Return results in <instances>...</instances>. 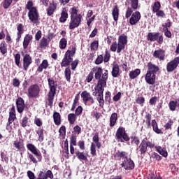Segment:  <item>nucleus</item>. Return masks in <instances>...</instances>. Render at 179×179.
<instances>
[{"instance_id": "obj_1", "label": "nucleus", "mask_w": 179, "mask_h": 179, "mask_svg": "<svg viewBox=\"0 0 179 179\" xmlns=\"http://www.w3.org/2000/svg\"><path fill=\"white\" fill-rule=\"evenodd\" d=\"M83 17L79 14L78 7L73 6L70 8V22L69 24V30H75L76 27H79L82 24Z\"/></svg>"}, {"instance_id": "obj_2", "label": "nucleus", "mask_w": 179, "mask_h": 179, "mask_svg": "<svg viewBox=\"0 0 179 179\" xmlns=\"http://www.w3.org/2000/svg\"><path fill=\"white\" fill-rule=\"evenodd\" d=\"M147 68L145 80L148 85H153L156 82V73L159 72V66L150 62L147 64Z\"/></svg>"}, {"instance_id": "obj_3", "label": "nucleus", "mask_w": 179, "mask_h": 179, "mask_svg": "<svg viewBox=\"0 0 179 179\" xmlns=\"http://www.w3.org/2000/svg\"><path fill=\"white\" fill-rule=\"evenodd\" d=\"M27 148L32 153L28 152V159H29L30 162H32L34 164H37L38 162H40L43 160L41 152H40L38 149H37L34 144L28 143Z\"/></svg>"}, {"instance_id": "obj_4", "label": "nucleus", "mask_w": 179, "mask_h": 179, "mask_svg": "<svg viewBox=\"0 0 179 179\" xmlns=\"http://www.w3.org/2000/svg\"><path fill=\"white\" fill-rule=\"evenodd\" d=\"M49 92L48 95V101L49 107H52L54 103V97L57 94V87H58V83L57 80H54V78H50L48 79Z\"/></svg>"}, {"instance_id": "obj_5", "label": "nucleus", "mask_w": 179, "mask_h": 179, "mask_svg": "<svg viewBox=\"0 0 179 179\" xmlns=\"http://www.w3.org/2000/svg\"><path fill=\"white\" fill-rule=\"evenodd\" d=\"M76 54V46L73 45L70 48V50H68L60 63L62 68H65L71 65L72 61H73V57Z\"/></svg>"}, {"instance_id": "obj_6", "label": "nucleus", "mask_w": 179, "mask_h": 179, "mask_svg": "<svg viewBox=\"0 0 179 179\" xmlns=\"http://www.w3.org/2000/svg\"><path fill=\"white\" fill-rule=\"evenodd\" d=\"M92 69L96 80H98V82H100V80L107 82L108 80V70H104L103 73V69L98 66L93 67Z\"/></svg>"}, {"instance_id": "obj_7", "label": "nucleus", "mask_w": 179, "mask_h": 179, "mask_svg": "<svg viewBox=\"0 0 179 179\" xmlns=\"http://www.w3.org/2000/svg\"><path fill=\"white\" fill-rule=\"evenodd\" d=\"M115 139L117 142H121L122 143L124 142H129V136L125 131V129L123 127H120L115 133Z\"/></svg>"}, {"instance_id": "obj_8", "label": "nucleus", "mask_w": 179, "mask_h": 179, "mask_svg": "<svg viewBox=\"0 0 179 179\" xmlns=\"http://www.w3.org/2000/svg\"><path fill=\"white\" fill-rule=\"evenodd\" d=\"M29 99H37L40 96V86L38 84L31 85L27 90Z\"/></svg>"}, {"instance_id": "obj_9", "label": "nucleus", "mask_w": 179, "mask_h": 179, "mask_svg": "<svg viewBox=\"0 0 179 179\" xmlns=\"http://www.w3.org/2000/svg\"><path fill=\"white\" fill-rule=\"evenodd\" d=\"M131 7L128 6L125 13V18L129 19L131 15L134 13V10H137L139 8V0H130Z\"/></svg>"}, {"instance_id": "obj_10", "label": "nucleus", "mask_w": 179, "mask_h": 179, "mask_svg": "<svg viewBox=\"0 0 179 179\" xmlns=\"http://www.w3.org/2000/svg\"><path fill=\"white\" fill-rule=\"evenodd\" d=\"M147 40L148 41H157L158 44H163L164 38L163 37V35H160V33L159 32L155 34L149 32L147 36Z\"/></svg>"}, {"instance_id": "obj_11", "label": "nucleus", "mask_w": 179, "mask_h": 179, "mask_svg": "<svg viewBox=\"0 0 179 179\" xmlns=\"http://www.w3.org/2000/svg\"><path fill=\"white\" fill-rule=\"evenodd\" d=\"M29 20L33 24H37L38 23L40 15L38 14V10L37 8H33L28 12Z\"/></svg>"}, {"instance_id": "obj_12", "label": "nucleus", "mask_w": 179, "mask_h": 179, "mask_svg": "<svg viewBox=\"0 0 179 179\" xmlns=\"http://www.w3.org/2000/svg\"><path fill=\"white\" fill-rule=\"evenodd\" d=\"M81 97L85 106H92L94 103V99H93L90 92L86 90L81 93Z\"/></svg>"}, {"instance_id": "obj_13", "label": "nucleus", "mask_w": 179, "mask_h": 179, "mask_svg": "<svg viewBox=\"0 0 179 179\" xmlns=\"http://www.w3.org/2000/svg\"><path fill=\"white\" fill-rule=\"evenodd\" d=\"M107 82L103 80L98 81L96 85L94 87L95 92L92 93L93 96H97V94H103L104 93V87H106Z\"/></svg>"}, {"instance_id": "obj_14", "label": "nucleus", "mask_w": 179, "mask_h": 179, "mask_svg": "<svg viewBox=\"0 0 179 179\" xmlns=\"http://www.w3.org/2000/svg\"><path fill=\"white\" fill-rule=\"evenodd\" d=\"M179 65V56L175 57L173 60L170 61L166 64V71L168 73L174 72Z\"/></svg>"}, {"instance_id": "obj_15", "label": "nucleus", "mask_w": 179, "mask_h": 179, "mask_svg": "<svg viewBox=\"0 0 179 179\" xmlns=\"http://www.w3.org/2000/svg\"><path fill=\"white\" fill-rule=\"evenodd\" d=\"M120 166L123 167L124 170L127 171L134 170V169H135V163L131 158L128 157H126V159L123 160Z\"/></svg>"}, {"instance_id": "obj_16", "label": "nucleus", "mask_w": 179, "mask_h": 179, "mask_svg": "<svg viewBox=\"0 0 179 179\" xmlns=\"http://www.w3.org/2000/svg\"><path fill=\"white\" fill-rule=\"evenodd\" d=\"M31 64H33V59H31V56H30L29 54H25L22 59L23 69L24 71H27Z\"/></svg>"}, {"instance_id": "obj_17", "label": "nucleus", "mask_w": 179, "mask_h": 179, "mask_svg": "<svg viewBox=\"0 0 179 179\" xmlns=\"http://www.w3.org/2000/svg\"><path fill=\"white\" fill-rule=\"evenodd\" d=\"M141 13L139 11H136L131 13L129 23H130L131 26H135V24L141 20Z\"/></svg>"}, {"instance_id": "obj_18", "label": "nucleus", "mask_w": 179, "mask_h": 179, "mask_svg": "<svg viewBox=\"0 0 179 179\" xmlns=\"http://www.w3.org/2000/svg\"><path fill=\"white\" fill-rule=\"evenodd\" d=\"M57 8H58V3L55 1H52L46 10L48 16H52V15H54V12L57 10Z\"/></svg>"}, {"instance_id": "obj_19", "label": "nucleus", "mask_w": 179, "mask_h": 179, "mask_svg": "<svg viewBox=\"0 0 179 179\" xmlns=\"http://www.w3.org/2000/svg\"><path fill=\"white\" fill-rule=\"evenodd\" d=\"M16 107H17V112L20 114H22V113L24 111V99H23V98L19 96L16 99Z\"/></svg>"}, {"instance_id": "obj_20", "label": "nucleus", "mask_w": 179, "mask_h": 179, "mask_svg": "<svg viewBox=\"0 0 179 179\" xmlns=\"http://www.w3.org/2000/svg\"><path fill=\"white\" fill-rule=\"evenodd\" d=\"M154 58H157L159 61H164L166 58V51L162 49L155 50L153 53Z\"/></svg>"}, {"instance_id": "obj_21", "label": "nucleus", "mask_w": 179, "mask_h": 179, "mask_svg": "<svg viewBox=\"0 0 179 179\" xmlns=\"http://www.w3.org/2000/svg\"><path fill=\"white\" fill-rule=\"evenodd\" d=\"M137 152H140V155H146L148 147L146 145V140H142L138 147L136 148Z\"/></svg>"}, {"instance_id": "obj_22", "label": "nucleus", "mask_w": 179, "mask_h": 179, "mask_svg": "<svg viewBox=\"0 0 179 179\" xmlns=\"http://www.w3.org/2000/svg\"><path fill=\"white\" fill-rule=\"evenodd\" d=\"M17 38L16 42L19 43L20 41V38H22V35L23 33H24V27L23 26V24H18L17 26Z\"/></svg>"}, {"instance_id": "obj_23", "label": "nucleus", "mask_w": 179, "mask_h": 179, "mask_svg": "<svg viewBox=\"0 0 179 179\" xmlns=\"http://www.w3.org/2000/svg\"><path fill=\"white\" fill-rule=\"evenodd\" d=\"M111 73L113 78H118V76H120V65H118L117 62L113 64Z\"/></svg>"}, {"instance_id": "obj_24", "label": "nucleus", "mask_w": 179, "mask_h": 179, "mask_svg": "<svg viewBox=\"0 0 179 179\" xmlns=\"http://www.w3.org/2000/svg\"><path fill=\"white\" fill-rule=\"evenodd\" d=\"M33 40V35L31 34H27L24 38L22 43L23 49L27 50V47H29V44H30V41Z\"/></svg>"}, {"instance_id": "obj_25", "label": "nucleus", "mask_w": 179, "mask_h": 179, "mask_svg": "<svg viewBox=\"0 0 179 179\" xmlns=\"http://www.w3.org/2000/svg\"><path fill=\"white\" fill-rule=\"evenodd\" d=\"M118 120V115L117 113H113L111 114L110 117V123L109 126L110 128H113V127H115V124H117V121Z\"/></svg>"}, {"instance_id": "obj_26", "label": "nucleus", "mask_w": 179, "mask_h": 179, "mask_svg": "<svg viewBox=\"0 0 179 179\" xmlns=\"http://www.w3.org/2000/svg\"><path fill=\"white\" fill-rule=\"evenodd\" d=\"M112 16L115 22H118V17H120V8L118 6H114L112 10Z\"/></svg>"}, {"instance_id": "obj_27", "label": "nucleus", "mask_w": 179, "mask_h": 179, "mask_svg": "<svg viewBox=\"0 0 179 179\" xmlns=\"http://www.w3.org/2000/svg\"><path fill=\"white\" fill-rule=\"evenodd\" d=\"M50 66V63H48V60L43 59L41 64L38 66L37 69V72L41 73L43 69H47Z\"/></svg>"}, {"instance_id": "obj_28", "label": "nucleus", "mask_w": 179, "mask_h": 179, "mask_svg": "<svg viewBox=\"0 0 179 179\" xmlns=\"http://www.w3.org/2000/svg\"><path fill=\"white\" fill-rule=\"evenodd\" d=\"M76 156L80 162H87V156H86L85 152L76 151Z\"/></svg>"}, {"instance_id": "obj_29", "label": "nucleus", "mask_w": 179, "mask_h": 179, "mask_svg": "<svg viewBox=\"0 0 179 179\" xmlns=\"http://www.w3.org/2000/svg\"><path fill=\"white\" fill-rule=\"evenodd\" d=\"M68 11L66 9L64 8L60 14L59 22L60 23H65L68 20Z\"/></svg>"}, {"instance_id": "obj_30", "label": "nucleus", "mask_w": 179, "mask_h": 179, "mask_svg": "<svg viewBox=\"0 0 179 179\" xmlns=\"http://www.w3.org/2000/svg\"><path fill=\"white\" fill-rule=\"evenodd\" d=\"M53 121L55 125H61V114L55 111L53 113Z\"/></svg>"}, {"instance_id": "obj_31", "label": "nucleus", "mask_w": 179, "mask_h": 179, "mask_svg": "<svg viewBox=\"0 0 179 179\" xmlns=\"http://www.w3.org/2000/svg\"><path fill=\"white\" fill-rule=\"evenodd\" d=\"M139 75H141V69H136L135 70L130 71L129 73V76L131 80L136 79Z\"/></svg>"}, {"instance_id": "obj_32", "label": "nucleus", "mask_w": 179, "mask_h": 179, "mask_svg": "<svg viewBox=\"0 0 179 179\" xmlns=\"http://www.w3.org/2000/svg\"><path fill=\"white\" fill-rule=\"evenodd\" d=\"M114 157L116 159H127V157H128V152L125 151L117 150Z\"/></svg>"}, {"instance_id": "obj_33", "label": "nucleus", "mask_w": 179, "mask_h": 179, "mask_svg": "<svg viewBox=\"0 0 179 179\" xmlns=\"http://www.w3.org/2000/svg\"><path fill=\"white\" fill-rule=\"evenodd\" d=\"M93 142H94L96 147L97 149H100L101 148V143H100V138H99V132H96L92 138Z\"/></svg>"}, {"instance_id": "obj_34", "label": "nucleus", "mask_w": 179, "mask_h": 179, "mask_svg": "<svg viewBox=\"0 0 179 179\" xmlns=\"http://www.w3.org/2000/svg\"><path fill=\"white\" fill-rule=\"evenodd\" d=\"M13 145L16 149H17V150H20L22 152L24 150V144L23 143V141H15L13 142Z\"/></svg>"}, {"instance_id": "obj_35", "label": "nucleus", "mask_w": 179, "mask_h": 179, "mask_svg": "<svg viewBox=\"0 0 179 179\" xmlns=\"http://www.w3.org/2000/svg\"><path fill=\"white\" fill-rule=\"evenodd\" d=\"M0 52L2 54V55H5V54L8 52V45L5 41H3L0 43Z\"/></svg>"}, {"instance_id": "obj_36", "label": "nucleus", "mask_w": 179, "mask_h": 179, "mask_svg": "<svg viewBox=\"0 0 179 179\" xmlns=\"http://www.w3.org/2000/svg\"><path fill=\"white\" fill-rule=\"evenodd\" d=\"M36 134L38 136V141L43 142L44 141V129L39 127L36 130Z\"/></svg>"}, {"instance_id": "obj_37", "label": "nucleus", "mask_w": 179, "mask_h": 179, "mask_svg": "<svg viewBox=\"0 0 179 179\" xmlns=\"http://www.w3.org/2000/svg\"><path fill=\"white\" fill-rule=\"evenodd\" d=\"M71 75H72V71H71V67L68 66L64 70V76L67 82H71Z\"/></svg>"}, {"instance_id": "obj_38", "label": "nucleus", "mask_w": 179, "mask_h": 179, "mask_svg": "<svg viewBox=\"0 0 179 179\" xmlns=\"http://www.w3.org/2000/svg\"><path fill=\"white\" fill-rule=\"evenodd\" d=\"M168 106L171 111H175L176 108L178 107V102L177 101H170Z\"/></svg>"}, {"instance_id": "obj_39", "label": "nucleus", "mask_w": 179, "mask_h": 179, "mask_svg": "<svg viewBox=\"0 0 179 179\" xmlns=\"http://www.w3.org/2000/svg\"><path fill=\"white\" fill-rule=\"evenodd\" d=\"M14 56V61L16 66H18V68H22V64H20V59L21 56L20 53L13 54Z\"/></svg>"}, {"instance_id": "obj_40", "label": "nucleus", "mask_w": 179, "mask_h": 179, "mask_svg": "<svg viewBox=\"0 0 179 179\" xmlns=\"http://www.w3.org/2000/svg\"><path fill=\"white\" fill-rule=\"evenodd\" d=\"M160 9H162L160 1H155L152 5V13H156L158 10H160Z\"/></svg>"}, {"instance_id": "obj_41", "label": "nucleus", "mask_w": 179, "mask_h": 179, "mask_svg": "<svg viewBox=\"0 0 179 179\" xmlns=\"http://www.w3.org/2000/svg\"><path fill=\"white\" fill-rule=\"evenodd\" d=\"M68 45V41L65 38H62L59 43V47L60 50H65L66 48V45Z\"/></svg>"}, {"instance_id": "obj_42", "label": "nucleus", "mask_w": 179, "mask_h": 179, "mask_svg": "<svg viewBox=\"0 0 179 179\" xmlns=\"http://www.w3.org/2000/svg\"><path fill=\"white\" fill-rule=\"evenodd\" d=\"M145 124L148 127V128H150V125H151V121H152V114L149 113H145Z\"/></svg>"}, {"instance_id": "obj_43", "label": "nucleus", "mask_w": 179, "mask_h": 179, "mask_svg": "<svg viewBox=\"0 0 179 179\" xmlns=\"http://www.w3.org/2000/svg\"><path fill=\"white\" fill-rule=\"evenodd\" d=\"M68 121L71 125H73L75 121H76V115L74 113H69L68 115Z\"/></svg>"}, {"instance_id": "obj_44", "label": "nucleus", "mask_w": 179, "mask_h": 179, "mask_svg": "<svg viewBox=\"0 0 179 179\" xmlns=\"http://www.w3.org/2000/svg\"><path fill=\"white\" fill-rule=\"evenodd\" d=\"M59 136L62 138V139H65V136H66V127L63 125L59 129Z\"/></svg>"}, {"instance_id": "obj_45", "label": "nucleus", "mask_w": 179, "mask_h": 179, "mask_svg": "<svg viewBox=\"0 0 179 179\" xmlns=\"http://www.w3.org/2000/svg\"><path fill=\"white\" fill-rule=\"evenodd\" d=\"M118 43L120 44H127L128 43V37L125 35H120L118 38Z\"/></svg>"}, {"instance_id": "obj_46", "label": "nucleus", "mask_w": 179, "mask_h": 179, "mask_svg": "<svg viewBox=\"0 0 179 179\" xmlns=\"http://www.w3.org/2000/svg\"><path fill=\"white\" fill-rule=\"evenodd\" d=\"M131 145H136V146H139V143H141V141L139 140V137L136 136H131Z\"/></svg>"}, {"instance_id": "obj_47", "label": "nucleus", "mask_w": 179, "mask_h": 179, "mask_svg": "<svg viewBox=\"0 0 179 179\" xmlns=\"http://www.w3.org/2000/svg\"><path fill=\"white\" fill-rule=\"evenodd\" d=\"M97 101L99 103V107H104V95L103 94H98Z\"/></svg>"}, {"instance_id": "obj_48", "label": "nucleus", "mask_w": 179, "mask_h": 179, "mask_svg": "<svg viewBox=\"0 0 179 179\" xmlns=\"http://www.w3.org/2000/svg\"><path fill=\"white\" fill-rule=\"evenodd\" d=\"M90 50L92 51H97V50H99V41H94L91 43Z\"/></svg>"}, {"instance_id": "obj_49", "label": "nucleus", "mask_w": 179, "mask_h": 179, "mask_svg": "<svg viewBox=\"0 0 179 179\" xmlns=\"http://www.w3.org/2000/svg\"><path fill=\"white\" fill-rule=\"evenodd\" d=\"M34 3H33V1L29 0L27 1L25 8L29 10H33V9H37V7H34L33 6Z\"/></svg>"}, {"instance_id": "obj_50", "label": "nucleus", "mask_w": 179, "mask_h": 179, "mask_svg": "<svg viewBox=\"0 0 179 179\" xmlns=\"http://www.w3.org/2000/svg\"><path fill=\"white\" fill-rule=\"evenodd\" d=\"M20 124L22 128H26V127H27V124H29V117L27 116L24 117L21 120Z\"/></svg>"}, {"instance_id": "obj_51", "label": "nucleus", "mask_w": 179, "mask_h": 179, "mask_svg": "<svg viewBox=\"0 0 179 179\" xmlns=\"http://www.w3.org/2000/svg\"><path fill=\"white\" fill-rule=\"evenodd\" d=\"M159 101V97L154 96L150 99L149 103L150 106H156V103Z\"/></svg>"}, {"instance_id": "obj_52", "label": "nucleus", "mask_w": 179, "mask_h": 179, "mask_svg": "<svg viewBox=\"0 0 179 179\" xmlns=\"http://www.w3.org/2000/svg\"><path fill=\"white\" fill-rule=\"evenodd\" d=\"M12 2H13V0H3V8L4 9H8L9 6L12 5Z\"/></svg>"}, {"instance_id": "obj_53", "label": "nucleus", "mask_w": 179, "mask_h": 179, "mask_svg": "<svg viewBox=\"0 0 179 179\" xmlns=\"http://www.w3.org/2000/svg\"><path fill=\"white\" fill-rule=\"evenodd\" d=\"M110 58H111V55L110 54V52L106 50L103 56V62L105 64L108 62V61H110Z\"/></svg>"}, {"instance_id": "obj_54", "label": "nucleus", "mask_w": 179, "mask_h": 179, "mask_svg": "<svg viewBox=\"0 0 179 179\" xmlns=\"http://www.w3.org/2000/svg\"><path fill=\"white\" fill-rule=\"evenodd\" d=\"M47 45H48V39L45 37H43L40 43L41 48H45Z\"/></svg>"}, {"instance_id": "obj_55", "label": "nucleus", "mask_w": 179, "mask_h": 179, "mask_svg": "<svg viewBox=\"0 0 179 179\" xmlns=\"http://www.w3.org/2000/svg\"><path fill=\"white\" fill-rule=\"evenodd\" d=\"M71 66V70L75 71L76 68L78 67V65H79V59H76L74 61L72 60V62L70 64Z\"/></svg>"}, {"instance_id": "obj_56", "label": "nucleus", "mask_w": 179, "mask_h": 179, "mask_svg": "<svg viewBox=\"0 0 179 179\" xmlns=\"http://www.w3.org/2000/svg\"><path fill=\"white\" fill-rule=\"evenodd\" d=\"M94 78V74L93 73V70L91 69V72L88 74L85 80L86 82H87V83H90V82L93 80Z\"/></svg>"}, {"instance_id": "obj_57", "label": "nucleus", "mask_w": 179, "mask_h": 179, "mask_svg": "<svg viewBox=\"0 0 179 179\" xmlns=\"http://www.w3.org/2000/svg\"><path fill=\"white\" fill-rule=\"evenodd\" d=\"M105 101L108 103V104H110L111 103V92L109 91H107L105 94Z\"/></svg>"}, {"instance_id": "obj_58", "label": "nucleus", "mask_w": 179, "mask_h": 179, "mask_svg": "<svg viewBox=\"0 0 179 179\" xmlns=\"http://www.w3.org/2000/svg\"><path fill=\"white\" fill-rule=\"evenodd\" d=\"M136 103L137 104H140V106H141V107H143V104L145 103V97H143V96H138L136 99Z\"/></svg>"}, {"instance_id": "obj_59", "label": "nucleus", "mask_w": 179, "mask_h": 179, "mask_svg": "<svg viewBox=\"0 0 179 179\" xmlns=\"http://www.w3.org/2000/svg\"><path fill=\"white\" fill-rule=\"evenodd\" d=\"M103 61H104L103 55H99L97 56V57L95 60V64L100 65V64H103Z\"/></svg>"}, {"instance_id": "obj_60", "label": "nucleus", "mask_w": 179, "mask_h": 179, "mask_svg": "<svg viewBox=\"0 0 179 179\" xmlns=\"http://www.w3.org/2000/svg\"><path fill=\"white\" fill-rule=\"evenodd\" d=\"M150 159H156L157 162H160V160H162L163 157H162V156L157 154V152H152V154L151 155Z\"/></svg>"}, {"instance_id": "obj_61", "label": "nucleus", "mask_w": 179, "mask_h": 179, "mask_svg": "<svg viewBox=\"0 0 179 179\" xmlns=\"http://www.w3.org/2000/svg\"><path fill=\"white\" fill-rule=\"evenodd\" d=\"M173 124H174V121L173 120H169L168 122L164 125L165 129H171V127H173Z\"/></svg>"}, {"instance_id": "obj_62", "label": "nucleus", "mask_w": 179, "mask_h": 179, "mask_svg": "<svg viewBox=\"0 0 179 179\" xmlns=\"http://www.w3.org/2000/svg\"><path fill=\"white\" fill-rule=\"evenodd\" d=\"M38 178L36 179H47V175L43 171L38 172Z\"/></svg>"}, {"instance_id": "obj_63", "label": "nucleus", "mask_w": 179, "mask_h": 179, "mask_svg": "<svg viewBox=\"0 0 179 179\" xmlns=\"http://www.w3.org/2000/svg\"><path fill=\"white\" fill-rule=\"evenodd\" d=\"M70 145H71V146H76V136L73 134L71 135L70 138Z\"/></svg>"}, {"instance_id": "obj_64", "label": "nucleus", "mask_w": 179, "mask_h": 179, "mask_svg": "<svg viewBox=\"0 0 179 179\" xmlns=\"http://www.w3.org/2000/svg\"><path fill=\"white\" fill-rule=\"evenodd\" d=\"M90 152L92 156H96V145L94 144V143H91Z\"/></svg>"}]
</instances>
